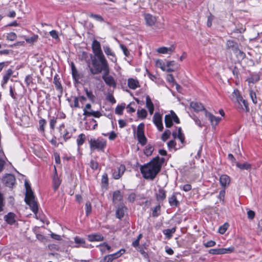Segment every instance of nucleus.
I'll list each match as a JSON object with an SVG mask.
<instances>
[{
	"label": "nucleus",
	"mask_w": 262,
	"mask_h": 262,
	"mask_svg": "<svg viewBox=\"0 0 262 262\" xmlns=\"http://www.w3.org/2000/svg\"><path fill=\"white\" fill-rule=\"evenodd\" d=\"M249 95H250V98H251L253 103L254 104H256L257 102V98H256V95L255 92L251 90L250 91Z\"/></svg>",
	"instance_id": "obj_46"
},
{
	"label": "nucleus",
	"mask_w": 262,
	"mask_h": 262,
	"mask_svg": "<svg viewBox=\"0 0 262 262\" xmlns=\"http://www.w3.org/2000/svg\"><path fill=\"white\" fill-rule=\"evenodd\" d=\"M6 38L8 40L13 41L16 39L17 35L14 32H10L7 34Z\"/></svg>",
	"instance_id": "obj_44"
},
{
	"label": "nucleus",
	"mask_w": 262,
	"mask_h": 262,
	"mask_svg": "<svg viewBox=\"0 0 262 262\" xmlns=\"http://www.w3.org/2000/svg\"><path fill=\"white\" fill-rule=\"evenodd\" d=\"M4 205V197L3 194L0 192V212L3 210Z\"/></svg>",
	"instance_id": "obj_53"
},
{
	"label": "nucleus",
	"mask_w": 262,
	"mask_h": 262,
	"mask_svg": "<svg viewBox=\"0 0 262 262\" xmlns=\"http://www.w3.org/2000/svg\"><path fill=\"white\" fill-rule=\"evenodd\" d=\"M88 238L90 242H99L103 240V236L99 234H93L89 235Z\"/></svg>",
	"instance_id": "obj_29"
},
{
	"label": "nucleus",
	"mask_w": 262,
	"mask_h": 262,
	"mask_svg": "<svg viewBox=\"0 0 262 262\" xmlns=\"http://www.w3.org/2000/svg\"><path fill=\"white\" fill-rule=\"evenodd\" d=\"M120 48L122 49L124 54L125 56H128L129 55V52L127 49V48L123 45H120Z\"/></svg>",
	"instance_id": "obj_60"
},
{
	"label": "nucleus",
	"mask_w": 262,
	"mask_h": 262,
	"mask_svg": "<svg viewBox=\"0 0 262 262\" xmlns=\"http://www.w3.org/2000/svg\"><path fill=\"white\" fill-rule=\"evenodd\" d=\"M154 147L152 145L148 144L145 147L144 150V153L147 156H149L152 154V153L154 151Z\"/></svg>",
	"instance_id": "obj_37"
},
{
	"label": "nucleus",
	"mask_w": 262,
	"mask_h": 262,
	"mask_svg": "<svg viewBox=\"0 0 262 262\" xmlns=\"http://www.w3.org/2000/svg\"><path fill=\"white\" fill-rule=\"evenodd\" d=\"M227 48L231 49L234 52L236 51L238 48L237 43L233 40H229L226 43Z\"/></svg>",
	"instance_id": "obj_32"
},
{
	"label": "nucleus",
	"mask_w": 262,
	"mask_h": 262,
	"mask_svg": "<svg viewBox=\"0 0 262 262\" xmlns=\"http://www.w3.org/2000/svg\"><path fill=\"white\" fill-rule=\"evenodd\" d=\"M166 198V191L162 188L159 189L156 193V199L158 201H162Z\"/></svg>",
	"instance_id": "obj_30"
},
{
	"label": "nucleus",
	"mask_w": 262,
	"mask_h": 262,
	"mask_svg": "<svg viewBox=\"0 0 262 262\" xmlns=\"http://www.w3.org/2000/svg\"><path fill=\"white\" fill-rule=\"evenodd\" d=\"M102 78L106 85L114 88L116 86V83L114 77L109 75V73H107V74L104 73Z\"/></svg>",
	"instance_id": "obj_11"
},
{
	"label": "nucleus",
	"mask_w": 262,
	"mask_h": 262,
	"mask_svg": "<svg viewBox=\"0 0 262 262\" xmlns=\"http://www.w3.org/2000/svg\"><path fill=\"white\" fill-rule=\"evenodd\" d=\"M126 210V208L123 205L118 206L116 211V217L121 219L124 215V212Z\"/></svg>",
	"instance_id": "obj_25"
},
{
	"label": "nucleus",
	"mask_w": 262,
	"mask_h": 262,
	"mask_svg": "<svg viewBox=\"0 0 262 262\" xmlns=\"http://www.w3.org/2000/svg\"><path fill=\"white\" fill-rule=\"evenodd\" d=\"M227 228H228V225L226 224H225L223 225L220 226L219 229V233L221 234H224L226 232V231H227Z\"/></svg>",
	"instance_id": "obj_54"
},
{
	"label": "nucleus",
	"mask_w": 262,
	"mask_h": 262,
	"mask_svg": "<svg viewBox=\"0 0 262 262\" xmlns=\"http://www.w3.org/2000/svg\"><path fill=\"white\" fill-rule=\"evenodd\" d=\"M90 167L94 170L97 169L98 167V162L92 160L90 162Z\"/></svg>",
	"instance_id": "obj_64"
},
{
	"label": "nucleus",
	"mask_w": 262,
	"mask_h": 262,
	"mask_svg": "<svg viewBox=\"0 0 262 262\" xmlns=\"http://www.w3.org/2000/svg\"><path fill=\"white\" fill-rule=\"evenodd\" d=\"M83 115L87 116H93L96 118H99L102 116L101 113L99 111H94L93 110H91L90 112H86L84 111V113H83Z\"/></svg>",
	"instance_id": "obj_31"
},
{
	"label": "nucleus",
	"mask_w": 262,
	"mask_h": 262,
	"mask_svg": "<svg viewBox=\"0 0 262 262\" xmlns=\"http://www.w3.org/2000/svg\"><path fill=\"white\" fill-rule=\"evenodd\" d=\"M205 115L208 118L211 124L213 127H215L221 120V118L214 116L207 110H205Z\"/></svg>",
	"instance_id": "obj_12"
},
{
	"label": "nucleus",
	"mask_w": 262,
	"mask_h": 262,
	"mask_svg": "<svg viewBox=\"0 0 262 262\" xmlns=\"http://www.w3.org/2000/svg\"><path fill=\"white\" fill-rule=\"evenodd\" d=\"M123 195L119 190L114 192L113 195V201L114 203H117L122 201Z\"/></svg>",
	"instance_id": "obj_28"
},
{
	"label": "nucleus",
	"mask_w": 262,
	"mask_h": 262,
	"mask_svg": "<svg viewBox=\"0 0 262 262\" xmlns=\"http://www.w3.org/2000/svg\"><path fill=\"white\" fill-rule=\"evenodd\" d=\"M79 99L77 97H74V104H70L71 107L79 108L80 107L79 104Z\"/></svg>",
	"instance_id": "obj_52"
},
{
	"label": "nucleus",
	"mask_w": 262,
	"mask_h": 262,
	"mask_svg": "<svg viewBox=\"0 0 262 262\" xmlns=\"http://www.w3.org/2000/svg\"><path fill=\"white\" fill-rule=\"evenodd\" d=\"M144 18L146 24L148 26H154L157 21L156 18L149 13H145L144 14Z\"/></svg>",
	"instance_id": "obj_15"
},
{
	"label": "nucleus",
	"mask_w": 262,
	"mask_h": 262,
	"mask_svg": "<svg viewBox=\"0 0 262 262\" xmlns=\"http://www.w3.org/2000/svg\"><path fill=\"white\" fill-rule=\"evenodd\" d=\"M146 107L148 109L149 114L152 115L154 112V105L148 95L146 96Z\"/></svg>",
	"instance_id": "obj_26"
},
{
	"label": "nucleus",
	"mask_w": 262,
	"mask_h": 262,
	"mask_svg": "<svg viewBox=\"0 0 262 262\" xmlns=\"http://www.w3.org/2000/svg\"><path fill=\"white\" fill-rule=\"evenodd\" d=\"M236 166L241 170H249L251 168V164L247 162H245L242 164L238 162H236Z\"/></svg>",
	"instance_id": "obj_34"
},
{
	"label": "nucleus",
	"mask_w": 262,
	"mask_h": 262,
	"mask_svg": "<svg viewBox=\"0 0 262 262\" xmlns=\"http://www.w3.org/2000/svg\"><path fill=\"white\" fill-rule=\"evenodd\" d=\"M156 65L159 67L163 71L166 70V66L165 63L161 60H158L156 61Z\"/></svg>",
	"instance_id": "obj_47"
},
{
	"label": "nucleus",
	"mask_w": 262,
	"mask_h": 262,
	"mask_svg": "<svg viewBox=\"0 0 262 262\" xmlns=\"http://www.w3.org/2000/svg\"><path fill=\"white\" fill-rule=\"evenodd\" d=\"M12 74L13 71L12 69H9L7 70L6 74H5L3 76V79L2 81L1 84L3 88H4V85L7 83Z\"/></svg>",
	"instance_id": "obj_27"
},
{
	"label": "nucleus",
	"mask_w": 262,
	"mask_h": 262,
	"mask_svg": "<svg viewBox=\"0 0 262 262\" xmlns=\"http://www.w3.org/2000/svg\"><path fill=\"white\" fill-rule=\"evenodd\" d=\"M92 211V207L91 204L90 202H87L85 203V213L87 216H88L91 212Z\"/></svg>",
	"instance_id": "obj_48"
},
{
	"label": "nucleus",
	"mask_w": 262,
	"mask_h": 262,
	"mask_svg": "<svg viewBox=\"0 0 262 262\" xmlns=\"http://www.w3.org/2000/svg\"><path fill=\"white\" fill-rule=\"evenodd\" d=\"M160 209H161V207H160V205L156 206L154 208V209L152 211V216L154 217L158 216L159 215V213H158L157 212L160 211Z\"/></svg>",
	"instance_id": "obj_55"
},
{
	"label": "nucleus",
	"mask_w": 262,
	"mask_h": 262,
	"mask_svg": "<svg viewBox=\"0 0 262 262\" xmlns=\"http://www.w3.org/2000/svg\"><path fill=\"white\" fill-rule=\"evenodd\" d=\"M25 186L26 188L25 202L26 204L30 206L32 212L36 214L38 211V205L36 201L35 200V198L31 186L29 183L26 181L25 183Z\"/></svg>",
	"instance_id": "obj_3"
},
{
	"label": "nucleus",
	"mask_w": 262,
	"mask_h": 262,
	"mask_svg": "<svg viewBox=\"0 0 262 262\" xmlns=\"http://www.w3.org/2000/svg\"><path fill=\"white\" fill-rule=\"evenodd\" d=\"M57 123V119L53 117L52 119H51L50 121V126L51 128L52 129H54L55 128V126Z\"/></svg>",
	"instance_id": "obj_63"
},
{
	"label": "nucleus",
	"mask_w": 262,
	"mask_h": 262,
	"mask_svg": "<svg viewBox=\"0 0 262 262\" xmlns=\"http://www.w3.org/2000/svg\"><path fill=\"white\" fill-rule=\"evenodd\" d=\"M126 168L124 165H118L113 172V177L115 179H119L124 173Z\"/></svg>",
	"instance_id": "obj_9"
},
{
	"label": "nucleus",
	"mask_w": 262,
	"mask_h": 262,
	"mask_svg": "<svg viewBox=\"0 0 262 262\" xmlns=\"http://www.w3.org/2000/svg\"><path fill=\"white\" fill-rule=\"evenodd\" d=\"M175 50V48L173 46H171L169 48L165 47H162L157 49V52L160 54H172Z\"/></svg>",
	"instance_id": "obj_18"
},
{
	"label": "nucleus",
	"mask_w": 262,
	"mask_h": 262,
	"mask_svg": "<svg viewBox=\"0 0 262 262\" xmlns=\"http://www.w3.org/2000/svg\"><path fill=\"white\" fill-rule=\"evenodd\" d=\"M191 117L197 125H198L200 127H202V125L201 124L200 120L196 116L193 115Z\"/></svg>",
	"instance_id": "obj_61"
},
{
	"label": "nucleus",
	"mask_w": 262,
	"mask_h": 262,
	"mask_svg": "<svg viewBox=\"0 0 262 262\" xmlns=\"http://www.w3.org/2000/svg\"><path fill=\"white\" fill-rule=\"evenodd\" d=\"M177 194L176 192H173L171 196L168 198V202L170 206L171 207H177L180 204L176 196Z\"/></svg>",
	"instance_id": "obj_24"
},
{
	"label": "nucleus",
	"mask_w": 262,
	"mask_h": 262,
	"mask_svg": "<svg viewBox=\"0 0 262 262\" xmlns=\"http://www.w3.org/2000/svg\"><path fill=\"white\" fill-rule=\"evenodd\" d=\"M215 242L212 240L209 241L207 242L204 243V246L206 248L213 247L215 245Z\"/></svg>",
	"instance_id": "obj_59"
},
{
	"label": "nucleus",
	"mask_w": 262,
	"mask_h": 262,
	"mask_svg": "<svg viewBox=\"0 0 262 262\" xmlns=\"http://www.w3.org/2000/svg\"><path fill=\"white\" fill-rule=\"evenodd\" d=\"M124 109V106L118 105L115 108V113L118 115H122Z\"/></svg>",
	"instance_id": "obj_50"
},
{
	"label": "nucleus",
	"mask_w": 262,
	"mask_h": 262,
	"mask_svg": "<svg viewBox=\"0 0 262 262\" xmlns=\"http://www.w3.org/2000/svg\"><path fill=\"white\" fill-rule=\"evenodd\" d=\"M89 16L90 17L95 19L97 21H98L100 22H102L104 21V19L100 15L91 13L90 14Z\"/></svg>",
	"instance_id": "obj_42"
},
{
	"label": "nucleus",
	"mask_w": 262,
	"mask_h": 262,
	"mask_svg": "<svg viewBox=\"0 0 262 262\" xmlns=\"http://www.w3.org/2000/svg\"><path fill=\"white\" fill-rule=\"evenodd\" d=\"M190 107L196 112L202 111H204L205 112V110H206L201 103L196 101H192L190 102Z\"/></svg>",
	"instance_id": "obj_17"
},
{
	"label": "nucleus",
	"mask_w": 262,
	"mask_h": 262,
	"mask_svg": "<svg viewBox=\"0 0 262 262\" xmlns=\"http://www.w3.org/2000/svg\"><path fill=\"white\" fill-rule=\"evenodd\" d=\"M172 136L174 139H178L182 144L184 143L185 137L181 127H179L177 131L172 133Z\"/></svg>",
	"instance_id": "obj_23"
},
{
	"label": "nucleus",
	"mask_w": 262,
	"mask_h": 262,
	"mask_svg": "<svg viewBox=\"0 0 262 262\" xmlns=\"http://www.w3.org/2000/svg\"><path fill=\"white\" fill-rule=\"evenodd\" d=\"M236 53L237 56L241 59H244L246 57V54L243 51L239 50L238 49L234 51Z\"/></svg>",
	"instance_id": "obj_58"
},
{
	"label": "nucleus",
	"mask_w": 262,
	"mask_h": 262,
	"mask_svg": "<svg viewBox=\"0 0 262 262\" xmlns=\"http://www.w3.org/2000/svg\"><path fill=\"white\" fill-rule=\"evenodd\" d=\"M92 49L94 54V56H104L101 50L100 43L97 40L94 39L92 43Z\"/></svg>",
	"instance_id": "obj_7"
},
{
	"label": "nucleus",
	"mask_w": 262,
	"mask_h": 262,
	"mask_svg": "<svg viewBox=\"0 0 262 262\" xmlns=\"http://www.w3.org/2000/svg\"><path fill=\"white\" fill-rule=\"evenodd\" d=\"M144 124L143 123L139 124L137 127V135L140 134H143L144 133Z\"/></svg>",
	"instance_id": "obj_51"
},
{
	"label": "nucleus",
	"mask_w": 262,
	"mask_h": 262,
	"mask_svg": "<svg viewBox=\"0 0 262 262\" xmlns=\"http://www.w3.org/2000/svg\"><path fill=\"white\" fill-rule=\"evenodd\" d=\"M38 38V36L37 35H34L30 37L26 38L25 40L26 42L30 43H32L34 42H36Z\"/></svg>",
	"instance_id": "obj_41"
},
{
	"label": "nucleus",
	"mask_w": 262,
	"mask_h": 262,
	"mask_svg": "<svg viewBox=\"0 0 262 262\" xmlns=\"http://www.w3.org/2000/svg\"><path fill=\"white\" fill-rule=\"evenodd\" d=\"M225 195V190L224 189L221 190L219 192V194L217 196V198L220 199V201L223 202L224 200Z\"/></svg>",
	"instance_id": "obj_57"
},
{
	"label": "nucleus",
	"mask_w": 262,
	"mask_h": 262,
	"mask_svg": "<svg viewBox=\"0 0 262 262\" xmlns=\"http://www.w3.org/2000/svg\"><path fill=\"white\" fill-rule=\"evenodd\" d=\"M137 137L139 143L142 146L146 144L147 139L144 135V133L137 135Z\"/></svg>",
	"instance_id": "obj_35"
},
{
	"label": "nucleus",
	"mask_w": 262,
	"mask_h": 262,
	"mask_svg": "<svg viewBox=\"0 0 262 262\" xmlns=\"http://www.w3.org/2000/svg\"><path fill=\"white\" fill-rule=\"evenodd\" d=\"M85 135L84 134H80L77 139L76 142L78 146L82 145L85 140Z\"/></svg>",
	"instance_id": "obj_38"
},
{
	"label": "nucleus",
	"mask_w": 262,
	"mask_h": 262,
	"mask_svg": "<svg viewBox=\"0 0 262 262\" xmlns=\"http://www.w3.org/2000/svg\"><path fill=\"white\" fill-rule=\"evenodd\" d=\"M171 134V132L169 129H166L165 130V132L163 133L162 136V140L164 141H165L166 140H167L170 135Z\"/></svg>",
	"instance_id": "obj_45"
},
{
	"label": "nucleus",
	"mask_w": 262,
	"mask_h": 262,
	"mask_svg": "<svg viewBox=\"0 0 262 262\" xmlns=\"http://www.w3.org/2000/svg\"><path fill=\"white\" fill-rule=\"evenodd\" d=\"M176 227L172 228L171 229H167L163 231V234L168 238L172 236V234L176 232Z\"/></svg>",
	"instance_id": "obj_36"
},
{
	"label": "nucleus",
	"mask_w": 262,
	"mask_h": 262,
	"mask_svg": "<svg viewBox=\"0 0 262 262\" xmlns=\"http://www.w3.org/2000/svg\"><path fill=\"white\" fill-rule=\"evenodd\" d=\"M47 122L45 119H41L39 121V129L42 132L45 130V126L46 125Z\"/></svg>",
	"instance_id": "obj_49"
},
{
	"label": "nucleus",
	"mask_w": 262,
	"mask_h": 262,
	"mask_svg": "<svg viewBox=\"0 0 262 262\" xmlns=\"http://www.w3.org/2000/svg\"><path fill=\"white\" fill-rule=\"evenodd\" d=\"M90 123L91 124H94L93 126L92 127H91L90 126H86V129H95L96 128V127L97 126V124L96 123V121L94 119H92L91 120H90Z\"/></svg>",
	"instance_id": "obj_56"
},
{
	"label": "nucleus",
	"mask_w": 262,
	"mask_h": 262,
	"mask_svg": "<svg viewBox=\"0 0 262 262\" xmlns=\"http://www.w3.org/2000/svg\"><path fill=\"white\" fill-rule=\"evenodd\" d=\"M15 178L12 174H8L4 178V182L5 185L9 187H12L15 183Z\"/></svg>",
	"instance_id": "obj_21"
},
{
	"label": "nucleus",
	"mask_w": 262,
	"mask_h": 262,
	"mask_svg": "<svg viewBox=\"0 0 262 262\" xmlns=\"http://www.w3.org/2000/svg\"><path fill=\"white\" fill-rule=\"evenodd\" d=\"M124 252V249H120L115 253L105 256L102 260H101L100 262H112L114 259L119 257Z\"/></svg>",
	"instance_id": "obj_8"
},
{
	"label": "nucleus",
	"mask_w": 262,
	"mask_h": 262,
	"mask_svg": "<svg viewBox=\"0 0 262 262\" xmlns=\"http://www.w3.org/2000/svg\"><path fill=\"white\" fill-rule=\"evenodd\" d=\"M75 245H71L72 247L79 248V247H86L85 241L83 238L79 236H76L74 237Z\"/></svg>",
	"instance_id": "obj_20"
},
{
	"label": "nucleus",
	"mask_w": 262,
	"mask_h": 262,
	"mask_svg": "<svg viewBox=\"0 0 262 262\" xmlns=\"http://www.w3.org/2000/svg\"><path fill=\"white\" fill-rule=\"evenodd\" d=\"M234 250V247L233 246L227 248H219V249H211L209 250V253L213 255H220L227 253H231Z\"/></svg>",
	"instance_id": "obj_6"
},
{
	"label": "nucleus",
	"mask_w": 262,
	"mask_h": 262,
	"mask_svg": "<svg viewBox=\"0 0 262 262\" xmlns=\"http://www.w3.org/2000/svg\"><path fill=\"white\" fill-rule=\"evenodd\" d=\"M220 183L221 185L225 188L230 183V178L227 174H222L220 177Z\"/></svg>",
	"instance_id": "obj_19"
},
{
	"label": "nucleus",
	"mask_w": 262,
	"mask_h": 262,
	"mask_svg": "<svg viewBox=\"0 0 262 262\" xmlns=\"http://www.w3.org/2000/svg\"><path fill=\"white\" fill-rule=\"evenodd\" d=\"M165 123L166 127H170L173 125V120L171 113L165 116Z\"/></svg>",
	"instance_id": "obj_33"
},
{
	"label": "nucleus",
	"mask_w": 262,
	"mask_h": 262,
	"mask_svg": "<svg viewBox=\"0 0 262 262\" xmlns=\"http://www.w3.org/2000/svg\"><path fill=\"white\" fill-rule=\"evenodd\" d=\"M180 188L184 191L187 192L191 189V186L190 184H185L183 186H180Z\"/></svg>",
	"instance_id": "obj_62"
},
{
	"label": "nucleus",
	"mask_w": 262,
	"mask_h": 262,
	"mask_svg": "<svg viewBox=\"0 0 262 262\" xmlns=\"http://www.w3.org/2000/svg\"><path fill=\"white\" fill-rule=\"evenodd\" d=\"M137 114L139 118L143 119L146 117L147 113L145 109L142 108L141 110H138Z\"/></svg>",
	"instance_id": "obj_39"
},
{
	"label": "nucleus",
	"mask_w": 262,
	"mask_h": 262,
	"mask_svg": "<svg viewBox=\"0 0 262 262\" xmlns=\"http://www.w3.org/2000/svg\"><path fill=\"white\" fill-rule=\"evenodd\" d=\"M153 122L159 131L161 132L163 130L162 116L159 113H155L153 116Z\"/></svg>",
	"instance_id": "obj_10"
},
{
	"label": "nucleus",
	"mask_w": 262,
	"mask_h": 262,
	"mask_svg": "<svg viewBox=\"0 0 262 262\" xmlns=\"http://www.w3.org/2000/svg\"><path fill=\"white\" fill-rule=\"evenodd\" d=\"M4 220L9 225H13L16 221V216L13 212H9L4 217Z\"/></svg>",
	"instance_id": "obj_16"
},
{
	"label": "nucleus",
	"mask_w": 262,
	"mask_h": 262,
	"mask_svg": "<svg viewBox=\"0 0 262 262\" xmlns=\"http://www.w3.org/2000/svg\"><path fill=\"white\" fill-rule=\"evenodd\" d=\"M92 67L90 68V72L93 74H98L103 72L110 73V68L108 62L104 56H93L91 57Z\"/></svg>",
	"instance_id": "obj_2"
},
{
	"label": "nucleus",
	"mask_w": 262,
	"mask_h": 262,
	"mask_svg": "<svg viewBox=\"0 0 262 262\" xmlns=\"http://www.w3.org/2000/svg\"><path fill=\"white\" fill-rule=\"evenodd\" d=\"M60 185V181L57 177H54L53 180V186L55 190H57Z\"/></svg>",
	"instance_id": "obj_40"
},
{
	"label": "nucleus",
	"mask_w": 262,
	"mask_h": 262,
	"mask_svg": "<svg viewBox=\"0 0 262 262\" xmlns=\"http://www.w3.org/2000/svg\"><path fill=\"white\" fill-rule=\"evenodd\" d=\"M231 99L233 101L237 103V109L242 110L244 112H248L249 111L248 102L243 99L238 90H234L231 95Z\"/></svg>",
	"instance_id": "obj_4"
},
{
	"label": "nucleus",
	"mask_w": 262,
	"mask_h": 262,
	"mask_svg": "<svg viewBox=\"0 0 262 262\" xmlns=\"http://www.w3.org/2000/svg\"><path fill=\"white\" fill-rule=\"evenodd\" d=\"M128 86L132 90H135L140 87L139 81L134 78H128L127 80Z\"/></svg>",
	"instance_id": "obj_22"
},
{
	"label": "nucleus",
	"mask_w": 262,
	"mask_h": 262,
	"mask_svg": "<svg viewBox=\"0 0 262 262\" xmlns=\"http://www.w3.org/2000/svg\"><path fill=\"white\" fill-rule=\"evenodd\" d=\"M59 131L66 141L69 139L72 136V134L65 128V125L63 123L59 126Z\"/></svg>",
	"instance_id": "obj_13"
},
{
	"label": "nucleus",
	"mask_w": 262,
	"mask_h": 262,
	"mask_svg": "<svg viewBox=\"0 0 262 262\" xmlns=\"http://www.w3.org/2000/svg\"><path fill=\"white\" fill-rule=\"evenodd\" d=\"M104 53L108 56H111L110 59L113 62L117 61V58L115 56V53L108 46H104L103 47Z\"/></svg>",
	"instance_id": "obj_14"
},
{
	"label": "nucleus",
	"mask_w": 262,
	"mask_h": 262,
	"mask_svg": "<svg viewBox=\"0 0 262 262\" xmlns=\"http://www.w3.org/2000/svg\"><path fill=\"white\" fill-rule=\"evenodd\" d=\"M164 158L157 156L149 163L140 167L141 172L145 179L152 180L160 171L162 165L164 162Z\"/></svg>",
	"instance_id": "obj_1"
},
{
	"label": "nucleus",
	"mask_w": 262,
	"mask_h": 262,
	"mask_svg": "<svg viewBox=\"0 0 262 262\" xmlns=\"http://www.w3.org/2000/svg\"><path fill=\"white\" fill-rule=\"evenodd\" d=\"M85 92L88 98L91 101L94 102L95 100V97L93 95L92 92L89 91L88 89H85Z\"/></svg>",
	"instance_id": "obj_43"
},
{
	"label": "nucleus",
	"mask_w": 262,
	"mask_h": 262,
	"mask_svg": "<svg viewBox=\"0 0 262 262\" xmlns=\"http://www.w3.org/2000/svg\"><path fill=\"white\" fill-rule=\"evenodd\" d=\"M106 145V140L102 138L91 139L90 141V146L91 150H103Z\"/></svg>",
	"instance_id": "obj_5"
}]
</instances>
